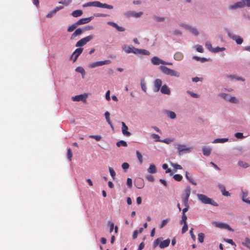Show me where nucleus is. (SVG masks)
I'll return each instance as SVG.
<instances>
[{"label":"nucleus","mask_w":250,"mask_h":250,"mask_svg":"<svg viewBox=\"0 0 250 250\" xmlns=\"http://www.w3.org/2000/svg\"><path fill=\"white\" fill-rule=\"evenodd\" d=\"M163 239V238L161 237L156 239L153 244V249H155L158 246H159L161 249H165L167 247L170 243V239H167L165 240L162 241Z\"/></svg>","instance_id":"f257e3e1"},{"label":"nucleus","mask_w":250,"mask_h":250,"mask_svg":"<svg viewBox=\"0 0 250 250\" xmlns=\"http://www.w3.org/2000/svg\"><path fill=\"white\" fill-rule=\"evenodd\" d=\"M245 7H250V0H241L234 4L229 5L230 10H236L237 8H243Z\"/></svg>","instance_id":"f03ea898"},{"label":"nucleus","mask_w":250,"mask_h":250,"mask_svg":"<svg viewBox=\"0 0 250 250\" xmlns=\"http://www.w3.org/2000/svg\"><path fill=\"white\" fill-rule=\"evenodd\" d=\"M197 196L198 200L203 204H210L215 207H217L218 206V204L216 202L204 194L198 193L197 194Z\"/></svg>","instance_id":"7ed1b4c3"},{"label":"nucleus","mask_w":250,"mask_h":250,"mask_svg":"<svg viewBox=\"0 0 250 250\" xmlns=\"http://www.w3.org/2000/svg\"><path fill=\"white\" fill-rule=\"evenodd\" d=\"M159 69L166 75L177 78L179 77L180 76V74L179 72L173 69H171L165 66H160Z\"/></svg>","instance_id":"20e7f679"},{"label":"nucleus","mask_w":250,"mask_h":250,"mask_svg":"<svg viewBox=\"0 0 250 250\" xmlns=\"http://www.w3.org/2000/svg\"><path fill=\"white\" fill-rule=\"evenodd\" d=\"M175 146L178 150V154L180 156L183 155L184 153H189L192 149L191 147H187V146L185 145L176 144Z\"/></svg>","instance_id":"39448f33"},{"label":"nucleus","mask_w":250,"mask_h":250,"mask_svg":"<svg viewBox=\"0 0 250 250\" xmlns=\"http://www.w3.org/2000/svg\"><path fill=\"white\" fill-rule=\"evenodd\" d=\"M93 35H90L85 38L79 40L76 44V47H82L86 44L88 42H90L94 38Z\"/></svg>","instance_id":"423d86ee"},{"label":"nucleus","mask_w":250,"mask_h":250,"mask_svg":"<svg viewBox=\"0 0 250 250\" xmlns=\"http://www.w3.org/2000/svg\"><path fill=\"white\" fill-rule=\"evenodd\" d=\"M228 37L233 41H235L237 44H241L243 42V39L238 35L232 34L229 29H226Z\"/></svg>","instance_id":"0eeeda50"},{"label":"nucleus","mask_w":250,"mask_h":250,"mask_svg":"<svg viewBox=\"0 0 250 250\" xmlns=\"http://www.w3.org/2000/svg\"><path fill=\"white\" fill-rule=\"evenodd\" d=\"M212 225L215 227L219 228L222 229H227L229 231H233V230L231 227L227 224L222 223L220 222H213Z\"/></svg>","instance_id":"6e6552de"},{"label":"nucleus","mask_w":250,"mask_h":250,"mask_svg":"<svg viewBox=\"0 0 250 250\" xmlns=\"http://www.w3.org/2000/svg\"><path fill=\"white\" fill-rule=\"evenodd\" d=\"M111 62L109 60H106L104 61H99L94 62L89 64V67L93 68L98 66H102L105 64H108L111 63Z\"/></svg>","instance_id":"1a4fd4ad"},{"label":"nucleus","mask_w":250,"mask_h":250,"mask_svg":"<svg viewBox=\"0 0 250 250\" xmlns=\"http://www.w3.org/2000/svg\"><path fill=\"white\" fill-rule=\"evenodd\" d=\"M92 6L106 8L108 9H112L113 6L111 5H109L106 3H102L98 1H94L92 2Z\"/></svg>","instance_id":"9d476101"},{"label":"nucleus","mask_w":250,"mask_h":250,"mask_svg":"<svg viewBox=\"0 0 250 250\" xmlns=\"http://www.w3.org/2000/svg\"><path fill=\"white\" fill-rule=\"evenodd\" d=\"M191 188L189 187H187L184 190V193L182 195V201L183 202H188V199L190 194Z\"/></svg>","instance_id":"9b49d317"},{"label":"nucleus","mask_w":250,"mask_h":250,"mask_svg":"<svg viewBox=\"0 0 250 250\" xmlns=\"http://www.w3.org/2000/svg\"><path fill=\"white\" fill-rule=\"evenodd\" d=\"M87 98V94L86 93L83 94H80L78 95H76L74 97H72L71 99L73 101L80 102L82 101L83 102H85L86 101V99Z\"/></svg>","instance_id":"f8f14e48"},{"label":"nucleus","mask_w":250,"mask_h":250,"mask_svg":"<svg viewBox=\"0 0 250 250\" xmlns=\"http://www.w3.org/2000/svg\"><path fill=\"white\" fill-rule=\"evenodd\" d=\"M162 80L159 79H156L154 82L153 91L154 92H158L162 87Z\"/></svg>","instance_id":"ddd939ff"},{"label":"nucleus","mask_w":250,"mask_h":250,"mask_svg":"<svg viewBox=\"0 0 250 250\" xmlns=\"http://www.w3.org/2000/svg\"><path fill=\"white\" fill-rule=\"evenodd\" d=\"M83 51V48L79 47L77 48L75 51L71 55V59L73 60L74 62H75L77 59L78 57L81 55Z\"/></svg>","instance_id":"4468645a"},{"label":"nucleus","mask_w":250,"mask_h":250,"mask_svg":"<svg viewBox=\"0 0 250 250\" xmlns=\"http://www.w3.org/2000/svg\"><path fill=\"white\" fill-rule=\"evenodd\" d=\"M107 24L110 26H111L115 28L118 31L124 32L125 31V28L124 27L119 26L117 23L114 22L108 21L107 22Z\"/></svg>","instance_id":"2eb2a0df"},{"label":"nucleus","mask_w":250,"mask_h":250,"mask_svg":"<svg viewBox=\"0 0 250 250\" xmlns=\"http://www.w3.org/2000/svg\"><path fill=\"white\" fill-rule=\"evenodd\" d=\"M93 17H90L86 18H82L76 22V24L80 25L88 23L93 19Z\"/></svg>","instance_id":"dca6fc26"},{"label":"nucleus","mask_w":250,"mask_h":250,"mask_svg":"<svg viewBox=\"0 0 250 250\" xmlns=\"http://www.w3.org/2000/svg\"><path fill=\"white\" fill-rule=\"evenodd\" d=\"M83 32V28H79L76 29L74 32L71 35L70 40H74L77 36L81 35Z\"/></svg>","instance_id":"f3484780"},{"label":"nucleus","mask_w":250,"mask_h":250,"mask_svg":"<svg viewBox=\"0 0 250 250\" xmlns=\"http://www.w3.org/2000/svg\"><path fill=\"white\" fill-rule=\"evenodd\" d=\"M217 187L221 191L223 195L225 196H230V193H229V192L226 190V188L224 185L221 184H219Z\"/></svg>","instance_id":"a211bd4d"},{"label":"nucleus","mask_w":250,"mask_h":250,"mask_svg":"<svg viewBox=\"0 0 250 250\" xmlns=\"http://www.w3.org/2000/svg\"><path fill=\"white\" fill-rule=\"evenodd\" d=\"M122 131L123 134L126 136H130L131 135V133L127 131L128 127L125 124L124 122L122 123Z\"/></svg>","instance_id":"6ab92c4d"},{"label":"nucleus","mask_w":250,"mask_h":250,"mask_svg":"<svg viewBox=\"0 0 250 250\" xmlns=\"http://www.w3.org/2000/svg\"><path fill=\"white\" fill-rule=\"evenodd\" d=\"M164 113L171 119H174L176 117L175 113L173 111H170L168 110H165Z\"/></svg>","instance_id":"aec40b11"},{"label":"nucleus","mask_w":250,"mask_h":250,"mask_svg":"<svg viewBox=\"0 0 250 250\" xmlns=\"http://www.w3.org/2000/svg\"><path fill=\"white\" fill-rule=\"evenodd\" d=\"M161 92L162 93L167 95L170 94V90L168 87L166 85L164 84L161 88Z\"/></svg>","instance_id":"412c9836"},{"label":"nucleus","mask_w":250,"mask_h":250,"mask_svg":"<svg viewBox=\"0 0 250 250\" xmlns=\"http://www.w3.org/2000/svg\"><path fill=\"white\" fill-rule=\"evenodd\" d=\"M147 172L150 174H154L157 172V169L155 165L153 164H151L149 167L147 169Z\"/></svg>","instance_id":"4be33fe9"},{"label":"nucleus","mask_w":250,"mask_h":250,"mask_svg":"<svg viewBox=\"0 0 250 250\" xmlns=\"http://www.w3.org/2000/svg\"><path fill=\"white\" fill-rule=\"evenodd\" d=\"M187 27V30H189L191 33L195 36H198L199 35V32L197 28L192 27L191 26H185Z\"/></svg>","instance_id":"5701e85b"},{"label":"nucleus","mask_w":250,"mask_h":250,"mask_svg":"<svg viewBox=\"0 0 250 250\" xmlns=\"http://www.w3.org/2000/svg\"><path fill=\"white\" fill-rule=\"evenodd\" d=\"M203 153L205 156H208L210 155L211 151V148L209 147L204 146L202 148Z\"/></svg>","instance_id":"b1692460"},{"label":"nucleus","mask_w":250,"mask_h":250,"mask_svg":"<svg viewBox=\"0 0 250 250\" xmlns=\"http://www.w3.org/2000/svg\"><path fill=\"white\" fill-rule=\"evenodd\" d=\"M183 54L181 52H177L174 55V58L176 61H181L183 58Z\"/></svg>","instance_id":"393cba45"},{"label":"nucleus","mask_w":250,"mask_h":250,"mask_svg":"<svg viewBox=\"0 0 250 250\" xmlns=\"http://www.w3.org/2000/svg\"><path fill=\"white\" fill-rule=\"evenodd\" d=\"M83 11L81 10H76L72 12L71 15L74 17H79L82 16Z\"/></svg>","instance_id":"a878e982"},{"label":"nucleus","mask_w":250,"mask_h":250,"mask_svg":"<svg viewBox=\"0 0 250 250\" xmlns=\"http://www.w3.org/2000/svg\"><path fill=\"white\" fill-rule=\"evenodd\" d=\"M161 59H159L157 57H153L151 59V62L154 65H159V64H161Z\"/></svg>","instance_id":"bb28decb"},{"label":"nucleus","mask_w":250,"mask_h":250,"mask_svg":"<svg viewBox=\"0 0 250 250\" xmlns=\"http://www.w3.org/2000/svg\"><path fill=\"white\" fill-rule=\"evenodd\" d=\"M228 141V138H217L212 142V143H224Z\"/></svg>","instance_id":"cd10ccee"},{"label":"nucleus","mask_w":250,"mask_h":250,"mask_svg":"<svg viewBox=\"0 0 250 250\" xmlns=\"http://www.w3.org/2000/svg\"><path fill=\"white\" fill-rule=\"evenodd\" d=\"M218 96L220 98H221L227 101H229V98L230 97L229 94H228L227 93H220L218 94Z\"/></svg>","instance_id":"c85d7f7f"},{"label":"nucleus","mask_w":250,"mask_h":250,"mask_svg":"<svg viewBox=\"0 0 250 250\" xmlns=\"http://www.w3.org/2000/svg\"><path fill=\"white\" fill-rule=\"evenodd\" d=\"M152 18L156 22H164L165 20L164 17H160L156 15H154Z\"/></svg>","instance_id":"c756f323"},{"label":"nucleus","mask_w":250,"mask_h":250,"mask_svg":"<svg viewBox=\"0 0 250 250\" xmlns=\"http://www.w3.org/2000/svg\"><path fill=\"white\" fill-rule=\"evenodd\" d=\"M123 49L126 53H132L133 51V47H131L130 46H127L126 45H124L123 47Z\"/></svg>","instance_id":"7c9ffc66"},{"label":"nucleus","mask_w":250,"mask_h":250,"mask_svg":"<svg viewBox=\"0 0 250 250\" xmlns=\"http://www.w3.org/2000/svg\"><path fill=\"white\" fill-rule=\"evenodd\" d=\"M75 71L77 72L80 73L82 75V77H84V75L85 74L84 69L82 67H77L75 69Z\"/></svg>","instance_id":"2f4dec72"},{"label":"nucleus","mask_w":250,"mask_h":250,"mask_svg":"<svg viewBox=\"0 0 250 250\" xmlns=\"http://www.w3.org/2000/svg\"><path fill=\"white\" fill-rule=\"evenodd\" d=\"M78 26V25L77 24H76V23L72 24L71 25L67 27V31L68 32H71L73 31L77 28V27Z\"/></svg>","instance_id":"473e14b6"},{"label":"nucleus","mask_w":250,"mask_h":250,"mask_svg":"<svg viewBox=\"0 0 250 250\" xmlns=\"http://www.w3.org/2000/svg\"><path fill=\"white\" fill-rule=\"evenodd\" d=\"M193 59L194 60H195L197 61H200L201 62H205L207 61H208V59L206 58H200L199 57H198V56H194L193 57Z\"/></svg>","instance_id":"72a5a7b5"},{"label":"nucleus","mask_w":250,"mask_h":250,"mask_svg":"<svg viewBox=\"0 0 250 250\" xmlns=\"http://www.w3.org/2000/svg\"><path fill=\"white\" fill-rule=\"evenodd\" d=\"M242 244L243 246L250 249V239L247 237L245 239V241L243 242L242 243Z\"/></svg>","instance_id":"f704fd0d"},{"label":"nucleus","mask_w":250,"mask_h":250,"mask_svg":"<svg viewBox=\"0 0 250 250\" xmlns=\"http://www.w3.org/2000/svg\"><path fill=\"white\" fill-rule=\"evenodd\" d=\"M116 146L118 147H120L121 146L126 147L127 146V144L125 141L121 140L116 143Z\"/></svg>","instance_id":"c9c22d12"},{"label":"nucleus","mask_w":250,"mask_h":250,"mask_svg":"<svg viewBox=\"0 0 250 250\" xmlns=\"http://www.w3.org/2000/svg\"><path fill=\"white\" fill-rule=\"evenodd\" d=\"M141 86L143 91L146 92V86L144 79L141 80Z\"/></svg>","instance_id":"e433bc0d"},{"label":"nucleus","mask_w":250,"mask_h":250,"mask_svg":"<svg viewBox=\"0 0 250 250\" xmlns=\"http://www.w3.org/2000/svg\"><path fill=\"white\" fill-rule=\"evenodd\" d=\"M229 102L232 104H238L239 103V100L235 97L230 96Z\"/></svg>","instance_id":"4c0bfd02"},{"label":"nucleus","mask_w":250,"mask_h":250,"mask_svg":"<svg viewBox=\"0 0 250 250\" xmlns=\"http://www.w3.org/2000/svg\"><path fill=\"white\" fill-rule=\"evenodd\" d=\"M136 155L140 164H142L143 163V158L141 153L137 150L136 151Z\"/></svg>","instance_id":"58836bf2"},{"label":"nucleus","mask_w":250,"mask_h":250,"mask_svg":"<svg viewBox=\"0 0 250 250\" xmlns=\"http://www.w3.org/2000/svg\"><path fill=\"white\" fill-rule=\"evenodd\" d=\"M225 50L226 48L225 47H216L215 48H213L212 52L217 53L220 51H224Z\"/></svg>","instance_id":"ea45409f"},{"label":"nucleus","mask_w":250,"mask_h":250,"mask_svg":"<svg viewBox=\"0 0 250 250\" xmlns=\"http://www.w3.org/2000/svg\"><path fill=\"white\" fill-rule=\"evenodd\" d=\"M139 180L140 181L141 183L139 184L138 181H137L136 184H135V185L137 188L139 189H141L144 187V183L142 179H140Z\"/></svg>","instance_id":"a19ab883"},{"label":"nucleus","mask_w":250,"mask_h":250,"mask_svg":"<svg viewBox=\"0 0 250 250\" xmlns=\"http://www.w3.org/2000/svg\"><path fill=\"white\" fill-rule=\"evenodd\" d=\"M186 178L193 185H196V183L189 176H188V172H186Z\"/></svg>","instance_id":"79ce46f5"},{"label":"nucleus","mask_w":250,"mask_h":250,"mask_svg":"<svg viewBox=\"0 0 250 250\" xmlns=\"http://www.w3.org/2000/svg\"><path fill=\"white\" fill-rule=\"evenodd\" d=\"M187 216L186 214H182V219L180 221V224H185L187 223Z\"/></svg>","instance_id":"37998d69"},{"label":"nucleus","mask_w":250,"mask_h":250,"mask_svg":"<svg viewBox=\"0 0 250 250\" xmlns=\"http://www.w3.org/2000/svg\"><path fill=\"white\" fill-rule=\"evenodd\" d=\"M238 164L239 166L244 168H247L249 167V165L248 163L244 162L243 161H239Z\"/></svg>","instance_id":"c03bdc74"},{"label":"nucleus","mask_w":250,"mask_h":250,"mask_svg":"<svg viewBox=\"0 0 250 250\" xmlns=\"http://www.w3.org/2000/svg\"><path fill=\"white\" fill-rule=\"evenodd\" d=\"M198 240L199 242L203 243L205 237V234L203 233H199L198 235Z\"/></svg>","instance_id":"a18cd8bd"},{"label":"nucleus","mask_w":250,"mask_h":250,"mask_svg":"<svg viewBox=\"0 0 250 250\" xmlns=\"http://www.w3.org/2000/svg\"><path fill=\"white\" fill-rule=\"evenodd\" d=\"M108 169L111 176L113 179H115L116 176V172H115L114 170L111 167H109Z\"/></svg>","instance_id":"49530a36"},{"label":"nucleus","mask_w":250,"mask_h":250,"mask_svg":"<svg viewBox=\"0 0 250 250\" xmlns=\"http://www.w3.org/2000/svg\"><path fill=\"white\" fill-rule=\"evenodd\" d=\"M104 116L106 119V122L108 124L110 123V113L108 111H106L104 113Z\"/></svg>","instance_id":"de8ad7c7"},{"label":"nucleus","mask_w":250,"mask_h":250,"mask_svg":"<svg viewBox=\"0 0 250 250\" xmlns=\"http://www.w3.org/2000/svg\"><path fill=\"white\" fill-rule=\"evenodd\" d=\"M175 180L177 181H181L182 180L183 177L180 174H175L173 176Z\"/></svg>","instance_id":"09e8293b"},{"label":"nucleus","mask_w":250,"mask_h":250,"mask_svg":"<svg viewBox=\"0 0 250 250\" xmlns=\"http://www.w3.org/2000/svg\"><path fill=\"white\" fill-rule=\"evenodd\" d=\"M169 219H166L163 220L161 225H160V228L162 229L163 227H164L167 224V223L169 222Z\"/></svg>","instance_id":"8fccbe9b"},{"label":"nucleus","mask_w":250,"mask_h":250,"mask_svg":"<svg viewBox=\"0 0 250 250\" xmlns=\"http://www.w3.org/2000/svg\"><path fill=\"white\" fill-rule=\"evenodd\" d=\"M88 137L90 138L95 139L97 141H100L102 139V137L100 135H89Z\"/></svg>","instance_id":"3c124183"},{"label":"nucleus","mask_w":250,"mask_h":250,"mask_svg":"<svg viewBox=\"0 0 250 250\" xmlns=\"http://www.w3.org/2000/svg\"><path fill=\"white\" fill-rule=\"evenodd\" d=\"M206 46L210 51L212 52L213 48L212 47V45L209 42H206Z\"/></svg>","instance_id":"603ef678"},{"label":"nucleus","mask_w":250,"mask_h":250,"mask_svg":"<svg viewBox=\"0 0 250 250\" xmlns=\"http://www.w3.org/2000/svg\"><path fill=\"white\" fill-rule=\"evenodd\" d=\"M67 158L69 160V161H70L71 160V158L72 157V151H71L70 148H69L67 149Z\"/></svg>","instance_id":"864d4df0"},{"label":"nucleus","mask_w":250,"mask_h":250,"mask_svg":"<svg viewBox=\"0 0 250 250\" xmlns=\"http://www.w3.org/2000/svg\"><path fill=\"white\" fill-rule=\"evenodd\" d=\"M71 2L72 0H64L63 1H59V3L66 6L71 3Z\"/></svg>","instance_id":"5fc2aeb1"},{"label":"nucleus","mask_w":250,"mask_h":250,"mask_svg":"<svg viewBox=\"0 0 250 250\" xmlns=\"http://www.w3.org/2000/svg\"><path fill=\"white\" fill-rule=\"evenodd\" d=\"M126 184L128 188H131L132 187V179L130 178L127 179Z\"/></svg>","instance_id":"6e6d98bb"},{"label":"nucleus","mask_w":250,"mask_h":250,"mask_svg":"<svg viewBox=\"0 0 250 250\" xmlns=\"http://www.w3.org/2000/svg\"><path fill=\"white\" fill-rule=\"evenodd\" d=\"M235 137L238 139H243L245 137L243 136V134L241 132H237L234 135Z\"/></svg>","instance_id":"4d7b16f0"},{"label":"nucleus","mask_w":250,"mask_h":250,"mask_svg":"<svg viewBox=\"0 0 250 250\" xmlns=\"http://www.w3.org/2000/svg\"><path fill=\"white\" fill-rule=\"evenodd\" d=\"M187 93L188 94H189L192 97H193L195 98H198L199 97V96L197 94L193 93L192 92H191L190 91H189V90L187 91Z\"/></svg>","instance_id":"13d9d810"},{"label":"nucleus","mask_w":250,"mask_h":250,"mask_svg":"<svg viewBox=\"0 0 250 250\" xmlns=\"http://www.w3.org/2000/svg\"><path fill=\"white\" fill-rule=\"evenodd\" d=\"M188 229V226L187 223H185L182 229V233H185Z\"/></svg>","instance_id":"bf43d9fd"},{"label":"nucleus","mask_w":250,"mask_h":250,"mask_svg":"<svg viewBox=\"0 0 250 250\" xmlns=\"http://www.w3.org/2000/svg\"><path fill=\"white\" fill-rule=\"evenodd\" d=\"M146 178L149 182H153L154 181V177L151 175H146Z\"/></svg>","instance_id":"052dcab7"},{"label":"nucleus","mask_w":250,"mask_h":250,"mask_svg":"<svg viewBox=\"0 0 250 250\" xmlns=\"http://www.w3.org/2000/svg\"><path fill=\"white\" fill-rule=\"evenodd\" d=\"M56 13V12L54 9L53 10L51 11L49 13L47 14L46 15L47 18H51L52 16H53Z\"/></svg>","instance_id":"680f3d73"},{"label":"nucleus","mask_w":250,"mask_h":250,"mask_svg":"<svg viewBox=\"0 0 250 250\" xmlns=\"http://www.w3.org/2000/svg\"><path fill=\"white\" fill-rule=\"evenodd\" d=\"M158 141H159V142H160L165 143L167 144H169L170 142H172V140L169 138H167L164 140H158Z\"/></svg>","instance_id":"e2e57ef3"},{"label":"nucleus","mask_w":250,"mask_h":250,"mask_svg":"<svg viewBox=\"0 0 250 250\" xmlns=\"http://www.w3.org/2000/svg\"><path fill=\"white\" fill-rule=\"evenodd\" d=\"M141 54L147 56L150 55V52L147 50L141 49Z\"/></svg>","instance_id":"0e129e2a"},{"label":"nucleus","mask_w":250,"mask_h":250,"mask_svg":"<svg viewBox=\"0 0 250 250\" xmlns=\"http://www.w3.org/2000/svg\"><path fill=\"white\" fill-rule=\"evenodd\" d=\"M196 50L200 53H202L204 51L203 48L202 46L200 45H197L196 46Z\"/></svg>","instance_id":"69168bd1"},{"label":"nucleus","mask_w":250,"mask_h":250,"mask_svg":"<svg viewBox=\"0 0 250 250\" xmlns=\"http://www.w3.org/2000/svg\"><path fill=\"white\" fill-rule=\"evenodd\" d=\"M171 165L176 169H182V167L181 165L177 164H171Z\"/></svg>","instance_id":"338daca9"},{"label":"nucleus","mask_w":250,"mask_h":250,"mask_svg":"<svg viewBox=\"0 0 250 250\" xmlns=\"http://www.w3.org/2000/svg\"><path fill=\"white\" fill-rule=\"evenodd\" d=\"M129 165L127 163H124L122 165V167L123 169L125 170L129 168Z\"/></svg>","instance_id":"774afa93"}]
</instances>
